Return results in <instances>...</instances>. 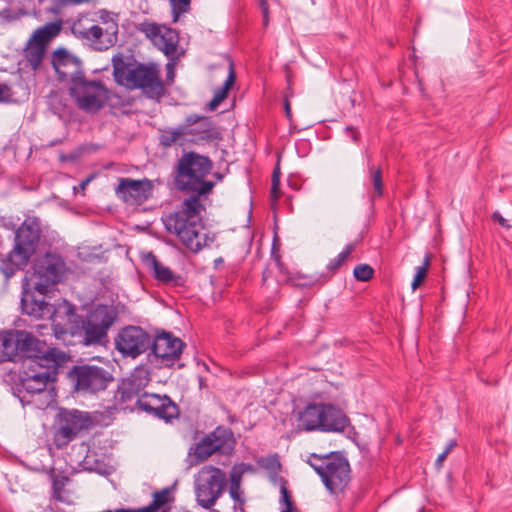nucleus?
<instances>
[{
  "mask_svg": "<svg viewBox=\"0 0 512 512\" xmlns=\"http://www.w3.org/2000/svg\"><path fill=\"white\" fill-rule=\"evenodd\" d=\"M346 134L351 138L354 143H358L361 138L359 130L354 126H347L345 128Z\"/></svg>",
  "mask_w": 512,
  "mask_h": 512,
  "instance_id": "603ef678",
  "label": "nucleus"
},
{
  "mask_svg": "<svg viewBox=\"0 0 512 512\" xmlns=\"http://www.w3.org/2000/svg\"><path fill=\"white\" fill-rule=\"evenodd\" d=\"M259 6L261 9L262 17H263V26L267 27L269 23V4L267 0H258Z\"/></svg>",
  "mask_w": 512,
  "mask_h": 512,
  "instance_id": "09e8293b",
  "label": "nucleus"
},
{
  "mask_svg": "<svg viewBox=\"0 0 512 512\" xmlns=\"http://www.w3.org/2000/svg\"><path fill=\"white\" fill-rule=\"evenodd\" d=\"M213 176L216 178L217 181L221 182L224 178V174L221 172H215Z\"/></svg>",
  "mask_w": 512,
  "mask_h": 512,
  "instance_id": "0e129e2a",
  "label": "nucleus"
},
{
  "mask_svg": "<svg viewBox=\"0 0 512 512\" xmlns=\"http://www.w3.org/2000/svg\"><path fill=\"white\" fill-rule=\"evenodd\" d=\"M226 486V475L218 467H203L195 479L197 503L204 509H211Z\"/></svg>",
  "mask_w": 512,
  "mask_h": 512,
  "instance_id": "9b49d317",
  "label": "nucleus"
},
{
  "mask_svg": "<svg viewBox=\"0 0 512 512\" xmlns=\"http://www.w3.org/2000/svg\"><path fill=\"white\" fill-rule=\"evenodd\" d=\"M164 31L161 30L154 45L157 46L165 56L175 60L179 57L177 55V48L180 41L179 32L176 29L163 26Z\"/></svg>",
  "mask_w": 512,
  "mask_h": 512,
  "instance_id": "a878e982",
  "label": "nucleus"
},
{
  "mask_svg": "<svg viewBox=\"0 0 512 512\" xmlns=\"http://www.w3.org/2000/svg\"><path fill=\"white\" fill-rule=\"evenodd\" d=\"M322 432L341 433L350 424L347 415L338 406L332 403H323Z\"/></svg>",
  "mask_w": 512,
  "mask_h": 512,
  "instance_id": "5701e85b",
  "label": "nucleus"
},
{
  "mask_svg": "<svg viewBox=\"0 0 512 512\" xmlns=\"http://www.w3.org/2000/svg\"><path fill=\"white\" fill-rule=\"evenodd\" d=\"M213 167V161L208 156L195 151H183L172 169L174 187L188 197L178 210L163 216L162 221L166 231L175 234L193 253H198L214 241V236L201 234L203 223L200 216L205 210L202 200L212 194L216 185V182L207 179Z\"/></svg>",
  "mask_w": 512,
  "mask_h": 512,
  "instance_id": "f257e3e1",
  "label": "nucleus"
},
{
  "mask_svg": "<svg viewBox=\"0 0 512 512\" xmlns=\"http://www.w3.org/2000/svg\"><path fill=\"white\" fill-rule=\"evenodd\" d=\"M69 481V477L65 475L52 476V497L57 501H63L62 493L64 491L66 483Z\"/></svg>",
  "mask_w": 512,
  "mask_h": 512,
  "instance_id": "e433bc0d",
  "label": "nucleus"
},
{
  "mask_svg": "<svg viewBox=\"0 0 512 512\" xmlns=\"http://www.w3.org/2000/svg\"><path fill=\"white\" fill-rule=\"evenodd\" d=\"M41 360L23 361L15 383L16 395L23 402L25 396L36 395L46 390L49 382H55L59 368L68 360L66 353H46Z\"/></svg>",
  "mask_w": 512,
  "mask_h": 512,
  "instance_id": "20e7f679",
  "label": "nucleus"
},
{
  "mask_svg": "<svg viewBox=\"0 0 512 512\" xmlns=\"http://www.w3.org/2000/svg\"><path fill=\"white\" fill-rule=\"evenodd\" d=\"M101 149L97 143H83L77 147L80 157L85 154H92Z\"/></svg>",
  "mask_w": 512,
  "mask_h": 512,
  "instance_id": "49530a36",
  "label": "nucleus"
},
{
  "mask_svg": "<svg viewBox=\"0 0 512 512\" xmlns=\"http://www.w3.org/2000/svg\"><path fill=\"white\" fill-rule=\"evenodd\" d=\"M280 243L277 235L274 236L272 248H271V257L275 260L278 266H282L281 255L279 253Z\"/></svg>",
  "mask_w": 512,
  "mask_h": 512,
  "instance_id": "de8ad7c7",
  "label": "nucleus"
},
{
  "mask_svg": "<svg viewBox=\"0 0 512 512\" xmlns=\"http://www.w3.org/2000/svg\"><path fill=\"white\" fill-rule=\"evenodd\" d=\"M94 178V175H89L86 179L82 180L79 184V188L84 191L87 187V185L92 181Z\"/></svg>",
  "mask_w": 512,
  "mask_h": 512,
  "instance_id": "680f3d73",
  "label": "nucleus"
},
{
  "mask_svg": "<svg viewBox=\"0 0 512 512\" xmlns=\"http://www.w3.org/2000/svg\"><path fill=\"white\" fill-rule=\"evenodd\" d=\"M148 383L149 377L144 369H134L128 377L121 379L118 383L114 393L115 406L133 411L136 408L135 401L144 393Z\"/></svg>",
  "mask_w": 512,
  "mask_h": 512,
  "instance_id": "dca6fc26",
  "label": "nucleus"
},
{
  "mask_svg": "<svg viewBox=\"0 0 512 512\" xmlns=\"http://www.w3.org/2000/svg\"><path fill=\"white\" fill-rule=\"evenodd\" d=\"M67 378L73 391L89 394L105 390L114 381L113 374L107 368L92 364L74 365Z\"/></svg>",
  "mask_w": 512,
  "mask_h": 512,
  "instance_id": "9d476101",
  "label": "nucleus"
},
{
  "mask_svg": "<svg viewBox=\"0 0 512 512\" xmlns=\"http://www.w3.org/2000/svg\"><path fill=\"white\" fill-rule=\"evenodd\" d=\"M184 125L177 128L164 129L159 136V143L164 148L171 147L175 144L182 136H185Z\"/></svg>",
  "mask_w": 512,
  "mask_h": 512,
  "instance_id": "2f4dec72",
  "label": "nucleus"
},
{
  "mask_svg": "<svg viewBox=\"0 0 512 512\" xmlns=\"http://www.w3.org/2000/svg\"><path fill=\"white\" fill-rule=\"evenodd\" d=\"M185 347L186 343L172 332L157 329L154 336L151 335V348L149 351L159 361L161 366L171 368L180 360Z\"/></svg>",
  "mask_w": 512,
  "mask_h": 512,
  "instance_id": "2eb2a0df",
  "label": "nucleus"
},
{
  "mask_svg": "<svg viewBox=\"0 0 512 512\" xmlns=\"http://www.w3.org/2000/svg\"><path fill=\"white\" fill-rule=\"evenodd\" d=\"M172 7L173 22H177L180 15L190 9L191 0H169Z\"/></svg>",
  "mask_w": 512,
  "mask_h": 512,
  "instance_id": "a19ab883",
  "label": "nucleus"
},
{
  "mask_svg": "<svg viewBox=\"0 0 512 512\" xmlns=\"http://www.w3.org/2000/svg\"><path fill=\"white\" fill-rule=\"evenodd\" d=\"M322 407L323 403H309L299 412L298 427L304 431L322 432Z\"/></svg>",
  "mask_w": 512,
  "mask_h": 512,
  "instance_id": "393cba45",
  "label": "nucleus"
},
{
  "mask_svg": "<svg viewBox=\"0 0 512 512\" xmlns=\"http://www.w3.org/2000/svg\"><path fill=\"white\" fill-rule=\"evenodd\" d=\"M289 94H285L283 99V108L285 112L286 118L289 120V122L292 121V110H291V103L289 100V97L292 96V91L289 89Z\"/></svg>",
  "mask_w": 512,
  "mask_h": 512,
  "instance_id": "3c124183",
  "label": "nucleus"
},
{
  "mask_svg": "<svg viewBox=\"0 0 512 512\" xmlns=\"http://www.w3.org/2000/svg\"><path fill=\"white\" fill-rule=\"evenodd\" d=\"M374 268L366 263L357 264L353 269V277L359 282H368L374 278Z\"/></svg>",
  "mask_w": 512,
  "mask_h": 512,
  "instance_id": "f704fd0d",
  "label": "nucleus"
},
{
  "mask_svg": "<svg viewBox=\"0 0 512 512\" xmlns=\"http://www.w3.org/2000/svg\"><path fill=\"white\" fill-rule=\"evenodd\" d=\"M96 0H55V7L53 12L58 14L60 9L68 5H81L95 2Z\"/></svg>",
  "mask_w": 512,
  "mask_h": 512,
  "instance_id": "c03bdc74",
  "label": "nucleus"
},
{
  "mask_svg": "<svg viewBox=\"0 0 512 512\" xmlns=\"http://www.w3.org/2000/svg\"><path fill=\"white\" fill-rule=\"evenodd\" d=\"M229 494L235 503H241L240 512H244V505L246 500L244 497V492L241 490V485H230Z\"/></svg>",
  "mask_w": 512,
  "mask_h": 512,
  "instance_id": "37998d69",
  "label": "nucleus"
},
{
  "mask_svg": "<svg viewBox=\"0 0 512 512\" xmlns=\"http://www.w3.org/2000/svg\"><path fill=\"white\" fill-rule=\"evenodd\" d=\"M63 353L58 348L49 347L32 332L19 329L0 331V363L15 362L19 357L23 361L41 360L46 353Z\"/></svg>",
  "mask_w": 512,
  "mask_h": 512,
  "instance_id": "423d86ee",
  "label": "nucleus"
},
{
  "mask_svg": "<svg viewBox=\"0 0 512 512\" xmlns=\"http://www.w3.org/2000/svg\"><path fill=\"white\" fill-rule=\"evenodd\" d=\"M83 317L77 313V308L73 303L63 299L56 306L52 305L48 319L51 320L55 337L61 339L66 335L73 337L75 332L79 331Z\"/></svg>",
  "mask_w": 512,
  "mask_h": 512,
  "instance_id": "f3484780",
  "label": "nucleus"
},
{
  "mask_svg": "<svg viewBox=\"0 0 512 512\" xmlns=\"http://www.w3.org/2000/svg\"><path fill=\"white\" fill-rule=\"evenodd\" d=\"M221 102L222 101L214 95L213 98L208 102L207 109L213 111L221 104Z\"/></svg>",
  "mask_w": 512,
  "mask_h": 512,
  "instance_id": "bf43d9fd",
  "label": "nucleus"
},
{
  "mask_svg": "<svg viewBox=\"0 0 512 512\" xmlns=\"http://www.w3.org/2000/svg\"><path fill=\"white\" fill-rule=\"evenodd\" d=\"M279 185H280V178L277 176H272L270 194H271V197L275 200L279 199V197H280Z\"/></svg>",
  "mask_w": 512,
  "mask_h": 512,
  "instance_id": "8fccbe9b",
  "label": "nucleus"
},
{
  "mask_svg": "<svg viewBox=\"0 0 512 512\" xmlns=\"http://www.w3.org/2000/svg\"><path fill=\"white\" fill-rule=\"evenodd\" d=\"M362 241V238L359 237L354 242L348 243L344 249L333 259H331L327 266V274L331 277L336 274L340 268L344 265V263L348 260L351 254L355 251L358 244Z\"/></svg>",
  "mask_w": 512,
  "mask_h": 512,
  "instance_id": "c756f323",
  "label": "nucleus"
},
{
  "mask_svg": "<svg viewBox=\"0 0 512 512\" xmlns=\"http://www.w3.org/2000/svg\"><path fill=\"white\" fill-rule=\"evenodd\" d=\"M114 344L123 357L135 359L149 351L151 335L141 326L127 325L119 329Z\"/></svg>",
  "mask_w": 512,
  "mask_h": 512,
  "instance_id": "4468645a",
  "label": "nucleus"
},
{
  "mask_svg": "<svg viewBox=\"0 0 512 512\" xmlns=\"http://www.w3.org/2000/svg\"><path fill=\"white\" fill-rule=\"evenodd\" d=\"M308 463L331 494L339 495L345 492L351 481V468L342 452L334 451L325 455L312 453Z\"/></svg>",
  "mask_w": 512,
  "mask_h": 512,
  "instance_id": "0eeeda50",
  "label": "nucleus"
},
{
  "mask_svg": "<svg viewBox=\"0 0 512 512\" xmlns=\"http://www.w3.org/2000/svg\"><path fill=\"white\" fill-rule=\"evenodd\" d=\"M429 264H430V255H426L423 265L418 266L416 268V273H415L413 281L411 283L413 290H416L422 284V282L425 280V278L427 276Z\"/></svg>",
  "mask_w": 512,
  "mask_h": 512,
  "instance_id": "ea45409f",
  "label": "nucleus"
},
{
  "mask_svg": "<svg viewBox=\"0 0 512 512\" xmlns=\"http://www.w3.org/2000/svg\"><path fill=\"white\" fill-rule=\"evenodd\" d=\"M30 283L41 293H48L52 287L60 283L66 273L64 258L55 252H46L34 259Z\"/></svg>",
  "mask_w": 512,
  "mask_h": 512,
  "instance_id": "1a4fd4ad",
  "label": "nucleus"
},
{
  "mask_svg": "<svg viewBox=\"0 0 512 512\" xmlns=\"http://www.w3.org/2000/svg\"><path fill=\"white\" fill-rule=\"evenodd\" d=\"M456 446H457V441H456V439H452V440H450V441L448 442V444H447V446L445 447V449H444V451H443V452H445L446 454H449V453L452 451V449H453L454 447H456Z\"/></svg>",
  "mask_w": 512,
  "mask_h": 512,
  "instance_id": "e2e57ef3",
  "label": "nucleus"
},
{
  "mask_svg": "<svg viewBox=\"0 0 512 512\" xmlns=\"http://www.w3.org/2000/svg\"><path fill=\"white\" fill-rule=\"evenodd\" d=\"M280 503L284 505V508L281 510V512H295L297 511V508L295 506V503L292 499L291 492L288 490L286 483H282L280 486Z\"/></svg>",
  "mask_w": 512,
  "mask_h": 512,
  "instance_id": "4c0bfd02",
  "label": "nucleus"
},
{
  "mask_svg": "<svg viewBox=\"0 0 512 512\" xmlns=\"http://www.w3.org/2000/svg\"><path fill=\"white\" fill-rule=\"evenodd\" d=\"M13 94L12 88L8 84L0 82V103L13 102Z\"/></svg>",
  "mask_w": 512,
  "mask_h": 512,
  "instance_id": "a18cd8bd",
  "label": "nucleus"
},
{
  "mask_svg": "<svg viewBox=\"0 0 512 512\" xmlns=\"http://www.w3.org/2000/svg\"><path fill=\"white\" fill-rule=\"evenodd\" d=\"M115 193L127 204L140 205L152 196L153 183L147 178L141 180L119 178Z\"/></svg>",
  "mask_w": 512,
  "mask_h": 512,
  "instance_id": "aec40b11",
  "label": "nucleus"
},
{
  "mask_svg": "<svg viewBox=\"0 0 512 512\" xmlns=\"http://www.w3.org/2000/svg\"><path fill=\"white\" fill-rule=\"evenodd\" d=\"M137 30L150 39L153 43L157 40L158 36H160V32L162 30V26L155 23L145 20L137 26Z\"/></svg>",
  "mask_w": 512,
  "mask_h": 512,
  "instance_id": "72a5a7b5",
  "label": "nucleus"
},
{
  "mask_svg": "<svg viewBox=\"0 0 512 512\" xmlns=\"http://www.w3.org/2000/svg\"><path fill=\"white\" fill-rule=\"evenodd\" d=\"M136 409L169 422L180 415L179 406L167 395L143 393L135 401Z\"/></svg>",
  "mask_w": 512,
  "mask_h": 512,
  "instance_id": "a211bd4d",
  "label": "nucleus"
},
{
  "mask_svg": "<svg viewBox=\"0 0 512 512\" xmlns=\"http://www.w3.org/2000/svg\"><path fill=\"white\" fill-rule=\"evenodd\" d=\"M331 280V276L327 273L304 274L295 272L289 276L288 281L295 287L312 288L315 286H323Z\"/></svg>",
  "mask_w": 512,
  "mask_h": 512,
  "instance_id": "bb28decb",
  "label": "nucleus"
},
{
  "mask_svg": "<svg viewBox=\"0 0 512 512\" xmlns=\"http://www.w3.org/2000/svg\"><path fill=\"white\" fill-rule=\"evenodd\" d=\"M101 30L104 32V35L110 41L112 46L118 42L119 26L117 19H109L107 23L101 26Z\"/></svg>",
  "mask_w": 512,
  "mask_h": 512,
  "instance_id": "58836bf2",
  "label": "nucleus"
},
{
  "mask_svg": "<svg viewBox=\"0 0 512 512\" xmlns=\"http://www.w3.org/2000/svg\"><path fill=\"white\" fill-rule=\"evenodd\" d=\"M98 14H99V20L102 25L107 23L109 21V19H114L112 17V13L107 11L106 9L99 10Z\"/></svg>",
  "mask_w": 512,
  "mask_h": 512,
  "instance_id": "13d9d810",
  "label": "nucleus"
},
{
  "mask_svg": "<svg viewBox=\"0 0 512 512\" xmlns=\"http://www.w3.org/2000/svg\"><path fill=\"white\" fill-rule=\"evenodd\" d=\"M368 170L370 173L371 182L374 187V193L376 196L381 197L383 195L382 170L380 167L375 168L374 165H370L369 161Z\"/></svg>",
  "mask_w": 512,
  "mask_h": 512,
  "instance_id": "c9c22d12",
  "label": "nucleus"
},
{
  "mask_svg": "<svg viewBox=\"0 0 512 512\" xmlns=\"http://www.w3.org/2000/svg\"><path fill=\"white\" fill-rule=\"evenodd\" d=\"M58 421L60 426L54 433L57 448L67 446L81 431L88 430L93 425L90 414L77 409H60Z\"/></svg>",
  "mask_w": 512,
  "mask_h": 512,
  "instance_id": "f8f14e48",
  "label": "nucleus"
},
{
  "mask_svg": "<svg viewBox=\"0 0 512 512\" xmlns=\"http://www.w3.org/2000/svg\"><path fill=\"white\" fill-rule=\"evenodd\" d=\"M45 53L46 47L29 40L24 50L25 66L29 67L33 72H37L41 67Z\"/></svg>",
  "mask_w": 512,
  "mask_h": 512,
  "instance_id": "c85d7f7f",
  "label": "nucleus"
},
{
  "mask_svg": "<svg viewBox=\"0 0 512 512\" xmlns=\"http://www.w3.org/2000/svg\"><path fill=\"white\" fill-rule=\"evenodd\" d=\"M47 293H41L34 288L27 278L22 285L20 307L22 314L36 320L46 319L50 315L52 304L46 301Z\"/></svg>",
  "mask_w": 512,
  "mask_h": 512,
  "instance_id": "6ab92c4d",
  "label": "nucleus"
},
{
  "mask_svg": "<svg viewBox=\"0 0 512 512\" xmlns=\"http://www.w3.org/2000/svg\"><path fill=\"white\" fill-rule=\"evenodd\" d=\"M173 501L171 488L166 487L153 493V501L149 505L138 509L130 508V512H157L161 507Z\"/></svg>",
  "mask_w": 512,
  "mask_h": 512,
  "instance_id": "7c9ffc66",
  "label": "nucleus"
},
{
  "mask_svg": "<svg viewBox=\"0 0 512 512\" xmlns=\"http://www.w3.org/2000/svg\"><path fill=\"white\" fill-rule=\"evenodd\" d=\"M113 76L120 85L140 89L149 99L160 100L166 93L160 72L154 64L126 60L121 54L112 58Z\"/></svg>",
  "mask_w": 512,
  "mask_h": 512,
  "instance_id": "7ed1b4c3",
  "label": "nucleus"
},
{
  "mask_svg": "<svg viewBox=\"0 0 512 512\" xmlns=\"http://www.w3.org/2000/svg\"><path fill=\"white\" fill-rule=\"evenodd\" d=\"M280 461L278 458V455H273L267 459V465L266 467L272 470H277L280 468Z\"/></svg>",
  "mask_w": 512,
  "mask_h": 512,
  "instance_id": "4d7b16f0",
  "label": "nucleus"
},
{
  "mask_svg": "<svg viewBox=\"0 0 512 512\" xmlns=\"http://www.w3.org/2000/svg\"><path fill=\"white\" fill-rule=\"evenodd\" d=\"M41 232L40 221L37 217H27L16 229L14 246L0 262V272L6 280L27 266L37 250Z\"/></svg>",
  "mask_w": 512,
  "mask_h": 512,
  "instance_id": "39448f33",
  "label": "nucleus"
},
{
  "mask_svg": "<svg viewBox=\"0 0 512 512\" xmlns=\"http://www.w3.org/2000/svg\"><path fill=\"white\" fill-rule=\"evenodd\" d=\"M145 262L152 276L159 283L170 287H185L186 278L175 274L169 267L164 266L152 252L147 254Z\"/></svg>",
  "mask_w": 512,
  "mask_h": 512,
  "instance_id": "4be33fe9",
  "label": "nucleus"
},
{
  "mask_svg": "<svg viewBox=\"0 0 512 512\" xmlns=\"http://www.w3.org/2000/svg\"><path fill=\"white\" fill-rule=\"evenodd\" d=\"M241 503H236L233 507L234 511H240Z\"/></svg>",
  "mask_w": 512,
  "mask_h": 512,
  "instance_id": "774afa93",
  "label": "nucleus"
},
{
  "mask_svg": "<svg viewBox=\"0 0 512 512\" xmlns=\"http://www.w3.org/2000/svg\"><path fill=\"white\" fill-rule=\"evenodd\" d=\"M224 263V260L222 257H219L217 259L214 260V267L215 268H218L219 265H222Z\"/></svg>",
  "mask_w": 512,
  "mask_h": 512,
  "instance_id": "338daca9",
  "label": "nucleus"
},
{
  "mask_svg": "<svg viewBox=\"0 0 512 512\" xmlns=\"http://www.w3.org/2000/svg\"><path fill=\"white\" fill-rule=\"evenodd\" d=\"M78 24L74 23L72 26V33L81 40L89 42L90 46L95 51H106L112 48V44L104 35L101 26L93 25L90 28H78Z\"/></svg>",
  "mask_w": 512,
  "mask_h": 512,
  "instance_id": "b1692460",
  "label": "nucleus"
},
{
  "mask_svg": "<svg viewBox=\"0 0 512 512\" xmlns=\"http://www.w3.org/2000/svg\"><path fill=\"white\" fill-rule=\"evenodd\" d=\"M118 318V312L111 305L99 304L80 322L79 331L73 337H77L84 345L98 344L107 338L109 328Z\"/></svg>",
  "mask_w": 512,
  "mask_h": 512,
  "instance_id": "6e6552de",
  "label": "nucleus"
},
{
  "mask_svg": "<svg viewBox=\"0 0 512 512\" xmlns=\"http://www.w3.org/2000/svg\"><path fill=\"white\" fill-rule=\"evenodd\" d=\"M242 474L243 470L236 471L233 469L230 473V485H241Z\"/></svg>",
  "mask_w": 512,
  "mask_h": 512,
  "instance_id": "6e6d98bb",
  "label": "nucleus"
},
{
  "mask_svg": "<svg viewBox=\"0 0 512 512\" xmlns=\"http://www.w3.org/2000/svg\"><path fill=\"white\" fill-rule=\"evenodd\" d=\"M51 65L60 82H67L69 96L76 106L87 113H97L109 99L110 90L99 79H88L83 61L65 47L51 54Z\"/></svg>",
  "mask_w": 512,
  "mask_h": 512,
  "instance_id": "f03ea898",
  "label": "nucleus"
},
{
  "mask_svg": "<svg viewBox=\"0 0 512 512\" xmlns=\"http://www.w3.org/2000/svg\"><path fill=\"white\" fill-rule=\"evenodd\" d=\"M235 446L236 439L232 429L220 425L196 444L194 455L200 462L205 461L214 453L231 456L235 451Z\"/></svg>",
  "mask_w": 512,
  "mask_h": 512,
  "instance_id": "ddd939ff",
  "label": "nucleus"
},
{
  "mask_svg": "<svg viewBox=\"0 0 512 512\" xmlns=\"http://www.w3.org/2000/svg\"><path fill=\"white\" fill-rule=\"evenodd\" d=\"M62 26L63 21L61 19L46 23L36 29L29 40L47 48L48 42L59 35Z\"/></svg>",
  "mask_w": 512,
  "mask_h": 512,
  "instance_id": "cd10ccee",
  "label": "nucleus"
},
{
  "mask_svg": "<svg viewBox=\"0 0 512 512\" xmlns=\"http://www.w3.org/2000/svg\"><path fill=\"white\" fill-rule=\"evenodd\" d=\"M79 158H80V155H79L77 148L68 154H61L59 157L60 161H62V162H75Z\"/></svg>",
  "mask_w": 512,
  "mask_h": 512,
  "instance_id": "5fc2aeb1",
  "label": "nucleus"
},
{
  "mask_svg": "<svg viewBox=\"0 0 512 512\" xmlns=\"http://www.w3.org/2000/svg\"><path fill=\"white\" fill-rule=\"evenodd\" d=\"M492 220L499 223L500 226H502L505 229H510L511 225L509 224V221L505 219L500 212L495 211L492 214Z\"/></svg>",
  "mask_w": 512,
  "mask_h": 512,
  "instance_id": "864d4df0",
  "label": "nucleus"
},
{
  "mask_svg": "<svg viewBox=\"0 0 512 512\" xmlns=\"http://www.w3.org/2000/svg\"><path fill=\"white\" fill-rule=\"evenodd\" d=\"M272 176H277L280 178V167H279V164H277L274 169H273V173H272Z\"/></svg>",
  "mask_w": 512,
  "mask_h": 512,
  "instance_id": "69168bd1",
  "label": "nucleus"
},
{
  "mask_svg": "<svg viewBox=\"0 0 512 512\" xmlns=\"http://www.w3.org/2000/svg\"><path fill=\"white\" fill-rule=\"evenodd\" d=\"M186 135L193 137L196 142H214L222 139V134L215 123L207 116L190 114L184 120Z\"/></svg>",
  "mask_w": 512,
  "mask_h": 512,
  "instance_id": "412c9836",
  "label": "nucleus"
},
{
  "mask_svg": "<svg viewBox=\"0 0 512 512\" xmlns=\"http://www.w3.org/2000/svg\"><path fill=\"white\" fill-rule=\"evenodd\" d=\"M236 81V72H235V66L234 62L232 60L229 61L228 66V76L226 80L224 81L223 85L220 86L214 93L216 97H218L221 101H224L231 88L233 87L234 83Z\"/></svg>",
  "mask_w": 512,
  "mask_h": 512,
  "instance_id": "473e14b6",
  "label": "nucleus"
},
{
  "mask_svg": "<svg viewBox=\"0 0 512 512\" xmlns=\"http://www.w3.org/2000/svg\"><path fill=\"white\" fill-rule=\"evenodd\" d=\"M26 14V11H24L23 9L13 10L9 7H6L0 10V20L3 23H11L19 20L22 16Z\"/></svg>",
  "mask_w": 512,
  "mask_h": 512,
  "instance_id": "79ce46f5",
  "label": "nucleus"
},
{
  "mask_svg": "<svg viewBox=\"0 0 512 512\" xmlns=\"http://www.w3.org/2000/svg\"><path fill=\"white\" fill-rule=\"evenodd\" d=\"M448 454H446L445 452H442L441 454L438 455L436 461H435V466L437 468H440L443 464V461L446 459Z\"/></svg>",
  "mask_w": 512,
  "mask_h": 512,
  "instance_id": "052dcab7",
  "label": "nucleus"
}]
</instances>
